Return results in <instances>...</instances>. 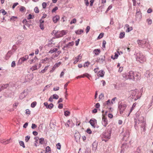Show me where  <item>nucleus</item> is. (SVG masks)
<instances>
[{"instance_id":"603ef678","label":"nucleus","mask_w":153,"mask_h":153,"mask_svg":"<svg viewBox=\"0 0 153 153\" xmlns=\"http://www.w3.org/2000/svg\"><path fill=\"white\" fill-rule=\"evenodd\" d=\"M1 13H2L3 15H5L7 13V12H6L3 9H1Z\"/></svg>"},{"instance_id":"cd10ccee","label":"nucleus","mask_w":153,"mask_h":153,"mask_svg":"<svg viewBox=\"0 0 153 153\" xmlns=\"http://www.w3.org/2000/svg\"><path fill=\"white\" fill-rule=\"evenodd\" d=\"M151 73L149 71H147L145 74V76L147 78L149 77L150 76Z\"/></svg>"},{"instance_id":"393cba45","label":"nucleus","mask_w":153,"mask_h":153,"mask_svg":"<svg viewBox=\"0 0 153 153\" xmlns=\"http://www.w3.org/2000/svg\"><path fill=\"white\" fill-rule=\"evenodd\" d=\"M134 76L135 77V79L134 80H137L140 79V78L139 74V73H136L135 74H134Z\"/></svg>"},{"instance_id":"a18cd8bd","label":"nucleus","mask_w":153,"mask_h":153,"mask_svg":"<svg viewBox=\"0 0 153 153\" xmlns=\"http://www.w3.org/2000/svg\"><path fill=\"white\" fill-rule=\"evenodd\" d=\"M103 35H104L103 33H101L98 36V39H100L102 38L103 37Z\"/></svg>"},{"instance_id":"774afa93","label":"nucleus","mask_w":153,"mask_h":153,"mask_svg":"<svg viewBox=\"0 0 153 153\" xmlns=\"http://www.w3.org/2000/svg\"><path fill=\"white\" fill-rule=\"evenodd\" d=\"M18 4V3L17 2L14 3L12 6V8L14 9Z\"/></svg>"},{"instance_id":"a211bd4d","label":"nucleus","mask_w":153,"mask_h":153,"mask_svg":"<svg viewBox=\"0 0 153 153\" xmlns=\"http://www.w3.org/2000/svg\"><path fill=\"white\" fill-rule=\"evenodd\" d=\"M82 58V56L80 55V54L77 57H75V60L74 61V64H76L78 61L81 59Z\"/></svg>"},{"instance_id":"aec40b11","label":"nucleus","mask_w":153,"mask_h":153,"mask_svg":"<svg viewBox=\"0 0 153 153\" xmlns=\"http://www.w3.org/2000/svg\"><path fill=\"white\" fill-rule=\"evenodd\" d=\"M93 52L94 53L95 55H98L100 53V51L99 49H95L94 50Z\"/></svg>"},{"instance_id":"3c124183","label":"nucleus","mask_w":153,"mask_h":153,"mask_svg":"<svg viewBox=\"0 0 153 153\" xmlns=\"http://www.w3.org/2000/svg\"><path fill=\"white\" fill-rule=\"evenodd\" d=\"M16 66V63L15 61H13L11 63V66L12 67H14Z\"/></svg>"},{"instance_id":"b1692460","label":"nucleus","mask_w":153,"mask_h":153,"mask_svg":"<svg viewBox=\"0 0 153 153\" xmlns=\"http://www.w3.org/2000/svg\"><path fill=\"white\" fill-rule=\"evenodd\" d=\"M40 27L41 29L42 30H44V25H43V22L44 21L43 20H40Z\"/></svg>"},{"instance_id":"f03ea898","label":"nucleus","mask_w":153,"mask_h":153,"mask_svg":"<svg viewBox=\"0 0 153 153\" xmlns=\"http://www.w3.org/2000/svg\"><path fill=\"white\" fill-rule=\"evenodd\" d=\"M136 118L134 119V122L136 123L135 125H137V123H142L143 124L145 123L144 120V118L143 116H140L139 113H137L136 114Z\"/></svg>"},{"instance_id":"20e7f679","label":"nucleus","mask_w":153,"mask_h":153,"mask_svg":"<svg viewBox=\"0 0 153 153\" xmlns=\"http://www.w3.org/2000/svg\"><path fill=\"white\" fill-rule=\"evenodd\" d=\"M137 42L139 47L143 48L148 47V42L145 39L138 40Z\"/></svg>"},{"instance_id":"6e6552de","label":"nucleus","mask_w":153,"mask_h":153,"mask_svg":"<svg viewBox=\"0 0 153 153\" xmlns=\"http://www.w3.org/2000/svg\"><path fill=\"white\" fill-rule=\"evenodd\" d=\"M129 137V132L128 130H126L123 135V139L125 141L128 140Z\"/></svg>"},{"instance_id":"f704fd0d","label":"nucleus","mask_w":153,"mask_h":153,"mask_svg":"<svg viewBox=\"0 0 153 153\" xmlns=\"http://www.w3.org/2000/svg\"><path fill=\"white\" fill-rule=\"evenodd\" d=\"M52 96L53 97V99H55L56 100L58 99L59 98L58 95L56 94H53Z\"/></svg>"},{"instance_id":"9d476101","label":"nucleus","mask_w":153,"mask_h":153,"mask_svg":"<svg viewBox=\"0 0 153 153\" xmlns=\"http://www.w3.org/2000/svg\"><path fill=\"white\" fill-rule=\"evenodd\" d=\"M89 123L92 127L95 128V124L97 123V120L95 119L93 120L91 119L89 121Z\"/></svg>"},{"instance_id":"c85d7f7f","label":"nucleus","mask_w":153,"mask_h":153,"mask_svg":"<svg viewBox=\"0 0 153 153\" xmlns=\"http://www.w3.org/2000/svg\"><path fill=\"white\" fill-rule=\"evenodd\" d=\"M83 32V30L82 29L78 30L75 31L76 33L77 34H81Z\"/></svg>"},{"instance_id":"5fc2aeb1","label":"nucleus","mask_w":153,"mask_h":153,"mask_svg":"<svg viewBox=\"0 0 153 153\" xmlns=\"http://www.w3.org/2000/svg\"><path fill=\"white\" fill-rule=\"evenodd\" d=\"M90 29V27L89 26H87L86 28V33H87L89 31Z\"/></svg>"},{"instance_id":"864d4df0","label":"nucleus","mask_w":153,"mask_h":153,"mask_svg":"<svg viewBox=\"0 0 153 153\" xmlns=\"http://www.w3.org/2000/svg\"><path fill=\"white\" fill-rule=\"evenodd\" d=\"M34 10L35 12L37 13H38L39 12V9L37 7H36L34 8Z\"/></svg>"},{"instance_id":"69168bd1","label":"nucleus","mask_w":153,"mask_h":153,"mask_svg":"<svg viewBox=\"0 0 153 153\" xmlns=\"http://www.w3.org/2000/svg\"><path fill=\"white\" fill-rule=\"evenodd\" d=\"M112 6L111 5H110L108 7V9H107L106 11L105 12L107 13V11H108V10H110L112 8Z\"/></svg>"},{"instance_id":"c9c22d12","label":"nucleus","mask_w":153,"mask_h":153,"mask_svg":"<svg viewBox=\"0 0 153 153\" xmlns=\"http://www.w3.org/2000/svg\"><path fill=\"white\" fill-rule=\"evenodd\" d=\"M19 143L20 145L21 146H22L23 148H25V146L24 142L23 141H20L19 142Z\"/></svg>"},{"instance_id":"2f4dec72","label":"nucleus","mask_w":153,"mask_h":153,"mask_svg":"<svg viewBox=\"0 0 153 153\" xmlns=\"http://www.w3.org/2000/svg\"><path fill=\"white\" fill-rule=\"evenodd\" d=\"M118 56V54L117 53H115V55L114 56H111V58L113 59H117Z\"/></svg>"},{"instance_id":"49530a36","label":"nucleus","mask_w":153,"mask_h":153,"mask_svg":"<svg viewBox=\"0 0 153 153\" xmlns=\"http://www.w3.org/2000/svg\"><path fill=\"white\" fill-rule=\"evenodd\" d=\"M36 102H33L31 104V107L33 108L36 105Z\"/></svg>"},{"instance_id":"423d86ee","label":"nucleus","mask_w":153,"mask_h":153,"mask_svg":"<svg viewBox=\"0 0 153 153\" xmlns=\"http://www.w3.org/2000/svg\"><path fill=\"white\" fill-rule=\"evenodd\" d=\"M126 106V104L122 102L119 104L118 109L121 114L123 113L125 109Z\"/></svg>"},{"instance_id":"bf43d9fd","label":"nucleus","mask_w":153,"mask_h":153,"mask_svg":"<svg viewBox=\"0 0 153 153\" xmlns=\"http://www.w3.org/2000/svg\"><path fill=\"white\" fill-rule=\"evenodd\" d=\"M42 6L43 8H46V6L47 4L45 2H43L42 4Z\"/></svg>"},{"instance_id":"8fccbe9b","label":"nucleus","mask_w":153,"mask_h":153,"mask_svg":"<svg viewBox=\"0 0 153 153\" xmlns=\"http://www.w3.org/2000/svg\"><path fill=\"white\" fill-rule=\"evenodd\" d=\"M147 22L149 25H150L152 23V20L150 19H148L147 20Z\"/></svg>"},{"instance_id":"5701e85b","label":"nucleus","mask_w":153,"mask_h":153,"mask_svg":"<svg viewBox=\"0 0 153 153\" xmlns=\"http://www.w3.org/2000/svg\"><path fill=\"white\" fill-rule=\"evenodd\" d=\"M74 44L73 42H69L68 44L65 45V47L66 48H70V47L72 46Z\"/></svg>"},{"instance_id":"c03bdc74","label":"nucleus","mask_w":153,"mask_h":153,"mask_svg":"<svg viewBox=\"0 0 153 153\" xmlns=\"http://www.w3.org/2000/svg\"><path fill=\"white\" fill-rule=\"evenodd\" d=\"M111 103V102L110 100H108L105 102V104L108 105H110Z\"/></svg>"},{"instance_id":"c756f323","label":"nucleus","mask_w":153,"mask_h":153,"mask_svg":"<svg viewBox=\"0 0 153 153\" xmlns=\"http://www.w3.org/2000/svg\"><path fill=\"white\" fill-rule=\"evenodd\" d=\"M57 49L56 48H54L52 49H51L49 51V53H52L54 52H56L57 51Z\"/></svg>"},{"instance_id":"a878e982","label":"nucleus","mask_w":153,"mask_h":153,"mask_svg":"<svg viewBox=\"0 0 153 153\" xmlns=\"http://www.w3.org/2000/svg\"><path fill=\"white\" fill-rule=\"evenodd\" d=\"M34 139L35 140L34 145L36 147L37 146V144L38 143V140H39V137H35Z\"/></svg>"},{"instance_id":"13d9d810","label":"nucleus","mask_w":153,"mask_h":153,"mask_svg":"<svg viewBox=\"0 0 153 153\" xmlns=\"http://www.w3.org/2000/svg\"><path fill=\"white\" fill-rule=\"evenodd\" d=\"M36 127H37V126L36 124H33V123L32 124V126H31L32 128L34 129V128H36Z\"/></svg>"},{"instance_id":"1a4fd4ad","label":"nucleus","mask_w":153,"mask_h":153,"mask_svg":"<svg viewBox=\"0 0 153 153\" xmlns=\"http://www.w3.org/2000/svg\"><path fill=\"white\" fill-rule=\"evenodd\" d=\"M29 56L28 55H26L24 57L21 58L19 60V62L21 64L23 62L26 61L28 59Z\"/></svg>"},{"instance_id":"a19ab883","label":"nucleus","mask_w":153,"mask_h":153,"mask_svg":"<svg viewBox=\"0 0 153 153\" xmlns=\"http://www.w3.org/2000/svg\"><path fill=\"white\" fill-rule=\"evenodd\" d=\"M104 94L102 93H101V94L99 96V98L100 100H102L103 98Z\"/></svg>"},{"instance_id":"4468645a","label":"nucleus","mask_w":153,"mask_h":153,"mask_svg":"<svg viewBox=\"0 0 153 153\" xmlns=\"http://www.w3.org/2000/svg\"><path fill=\"white\" fill-rule=\"evenodd\" d=\"M12 53L11 51H9L8 52L6 55L5 59L6 60L8 59L12 55Z\"/></svg>"},{"instance_id":"4d7b16f0","label":"nucleus","mask_w":153,"mask_h":153,"mask_svg":"<svg viewBox=\"0 0 153 153\" xmlns=\"http://www.w3.org/2000/svg\"><path fill=\"white\" fill-rule=\"evenodd\" d=\"M58 7H55L53 9V10H52V13L55 12L56 10H58Z\"/></svg>"},{"instance_id":"6ab92c4d","label":"nucleus","mask_w":153,"mask_h":153,"mask_svg":"<svg viewBox=\"0 0 153 153\" xmlns=\"http://www.w3.org/2000/svg\"><path fill=\"white\" fill-rule=\"evenodd\" d=\"M50 60V58L47 57L45 58L41 61V62L43 63H45L48 62Z\"/></svg>"},{"instance_id":"72a5a7b5","label":"nucleus","mask_w":153,"mask_h":153,"mask_svg":"<svg viewBox=\"0 0 153 153\" xmlns=\"http://www.w3.org/2000/svg\"><path fill=\"white\" fill-rule=\"evenodd\" d=\"M48 67H49V66H46L44 69L41 70V71L40 72V73H44L46 71L48 70Z\"/></svg>"},{"instance_id":"052dcab7","label":"nucleus","mask_w":153,"mask_h":153,"mask_svg":"<svg viewBox=\"0 0 153 153\" xmlns=\"http://www.w3.org/2000/svg\"><path fill=\"white\" fill-rule=\"evenodd\" d=\"M85 3L86 5L87 6H88L89 4V3L88 1V0H84Z\"/></svg>"},{"instance_id":"f3484780","label":"nucleus","mask_w":153,"mask_h":153,"mask_svg":"<svg viewBox=\"0 0 153 153\" xmlns=\"http://www.w3.org/2000/svg\"><path fill=\"white\" fill-rule=\"evenodd\" d=\"M97 146V143L96 142H94L92 144V148L93 150L95 151L96 150Z\"/></svg>"},{"instance_id":"f8f14e48","label":"nucleus","mask_w":153,"mask_h":153,"mask_svg":"<svg viewBox=\"0 0 153 153\" xmlns=\"http://www.w3.org/2000/svg\"><path fill=\"white\" fill-rule=\"evenodd\" d=\"M105 57L102 56H101L100 58H97L96 61L99 62L100 63H102L105 61Z\"/></svg>"},{"instance_id":"58836bf2","label":"nucleus","mask_w":153,"mask_h":153,"mask_svg":"<svg viewBox=\"0 0 153 153\" xmlns=\"http://www.w3.org/2000/svg\"><path fill=\"white\" fill-rule=\"evenodd\" d=\"M31 69L32 71L36 70L37 69V65H35L33 66L31 68Z\"/></svg>"},{"instance_id":"f257e3e1","label":"nucleus","mask_w":153,"mask_h":153,"mask_svg":"<svg viewBox=\"0 0 153 153\" xmlns=\"http://www.w3.org/2000/svg\"><path fill=\"white\" fill-rule=\"evenodd\" d=\"M122 76L124 78H125V79H131L135 80V77L134 76V73L132 71L123 74Z\"/></svg>"},{"instance_id":"9b49d317","label":"nucleus","mask_w":153,"mask_h":153,"mask_svg":"<svg viewBox=\"0 0 153 153\" xmlns=\"http://www.w3.org/2000/svg\"><path fill=\"white\" fill-rule=\"evenodd\" d=\"M102 123L104 126L105 127L107 125L108 123L107 119L105 117L103 116L102 118Z\"/></svg>"},{"instance_id":"0e129e2a","label":"nucleus","mask_w":153,"mask_h":153,"mask_svg":"<svg viewBox=\"0 0 153 153\" xmlns=\"http://www.w3.org/2000/svg\"><path fill=\"white\" fill-rule=\"evenodd\" d=\"M2 86H3V88H4V89H5L7 88V87L8 86V84H6V85H2Z\"/></svg>"},{"instance_id":"09e8293b","label":"nucleus","mask_w":153,"mask_h":153,"mask_svg":"<svg viewBox=\"0 0 153 153\" xmlns=\"http://www.w3.org/2000/svg\"><path fill=\"white\" fill-rule=\"evenodd\" d=\"M57 148L58 149H61V145L59 143H58L56 145Z\"/></svg>"},{"instance_id":"412c9836","label":"nucleus","mask_w":153,"mask_h":153,"mask_svg":"<svg viewBox=\"0 0 153 153\" xmlns=\"http://www.w3.org/2000/svg\"><path fill=\"white\" fill-rule=\"evenodd\" d=\"M105 74V72L103 71H99L98 73V76L103 77Z\"/></svg>"},{"instance_id":"4c0bfd02","label":"nucleus","mask_w":153,"mask_h":153,"mask_svg":"<svg viewBox=\"0 0 153 153\" xmlns=\"http://www.w3.org/2000/svg\"><path fill=\"white\" fill-rule=\"evenodd\" d=\"M125 33L124 32H121L120 34V38H122L124 37Z\"/></svg>"},{"instance_id":"e433bc0d","label":"nucleus","mask_w":153,"mask_h":153,"mask_svg":"<svg viewBox=\"0 0 153 153\" xmlns=\"http://www.w3.org/2000/svg\"><path fill=\"white\" fill-rule=\"evenodd\" d=\"M26 10L25 8L23 6H21L20 9V11L22 12H24Z\"/></svg>"},{"instance_id":"473e14b6","label":"nucleus","mask_w":153,"mask_h":153,"mask_svg":"<svg viewBox=\"0 0 153 153\" xmlns=\"http://www.w3.org/2000/svg\"><path fill=\"white\" fill-rule=\"evenodd\" d=\"M70 114V112L68 111H66L64 112V115L65 116H69Z\"/></svg>"},{"instance_id":"dca6fc26","label":"nucleus","mask_w":153,"mask_h":153,"mask_svg":"<svg viewBox=\"0 0 153 153\" xmlns=\"http://www.w3.org/2000/svg\"><path fill=\"white\" fill-rule=\"evenodd\" d=\"M125 26L127 28L126 30V32H128L133 29L132 27H129V25L128 24H126Z\"/></svg>"},{"instance_id":"39448f33","label":"nucleus","mask_w":153,"mask_h":153,"mask_svg":"<svg viewBox=\"0 0 153 153\" xmlns=\"http://www.w3.org/2000/svg\"><path fill=\"white\" fill-rule=\"evenodd\" d=\"M53 33H55V36L56 38H59L62 36L67 33V31L62 30L61 31H57L56 32L55 30L53 31Z\"/></svg>"},{"instance_id":"e2e57ef3","label":"nucleus","mask_w":153,"mask_h":153,"mask_svg":"<svg viewBox=\"0 0 153 153\" xmlns=\"http://www.w3.org/2000/svg\"><path fill=\"white\" fill-rule=\"evenodd\" d=\"M84 76L87 77L88 79H90L89 77L90 76V75L88 74H83Z\"/></svg>"},{"instance_id":"79ce46f5","label":"nucleus","mask_w":153,"mask_h":153,"mask_svg":"<svg viewBox=\"0 0 153 153\" xmlns=\"http://www.w3.org/2000/svg\"><path fill=\"white\" fill-rule=\"evenodd\" d=\"M76 19H74L70 22V24L71 25L73 23H75L76 22Z\"/></svg>"},{"instance_id":"0eeeda50","label":"nucleus","mask_w":153,"mask_h":153,"mask_svg":"<svg viewBox=\"0 0 153 153\" xmlns=\"http://www.w3.org/2000/svg\"><path fill=\"white\" fill-rule=\"evenodd\" d=\"M111 129H109L106 131L104 134V136L105 138L108 139H109L111 137Z\"/></svg>"},{"instance_id":"7ed1b4c3","label":"nucleus","mask_w":153,"mask_h":153,"mask_svg":"<svg viewBox=\"0 0 153 153\" xmlns=\"http://www.w3.org/2000/svg\"><path fill=\"white\" fill-rule=\"evenodd\" d=\"M136 55L137 60L140 63H142L146 60L145 56L141 53L139 52L137 53Z\"/></svg>"},{"instance_id":"de8ad7c7","label":"nucleus","mask_w":153,"mask_h":153,"mask_svg":"<svg viewBox=\"0 0 153 153\" xmlns=\"http://www.w3.org/2000/svg\"><path fill=\"white\" fill-rule=\"evenodd\" d=\"M50 150L51 148L49 146H48L46 147L45 149L46 152H48Z\"/></svg>"},{"instance_id":"338daca9","label":"nucleus","mask_w":153,"mask_h":153,"mask_svg":"<svg viewBox=\"0 0 153 153\" xmlns=\"http://www.w3.org/2000/svg\"><path fill=\"white\" fill-rule=\"evenodd\" d=\"M94 0H91L90 2V6H92L93 5V3L94 2Z\"/></svg>"},{"instance_id":"37998d69","label":"nucleus","mask_w":153,"mask_h":153,"mask_svg":"<svg viewBox=\"0 0 153 153\" xmlns=\"http://www.w3.org/2000/svg\"><path fill=\"white\" fill-rule=\"evenodd\" d=\"M30 137L29 136H26L25 140V142H27L30 139Z\"/></svg>"},{"instance_id":"2eb2a0df","label":"nucleus","mask_w":153,"mask_h":153,"mask_svg":"<svg viewBox=\"0 0 153 153\" xmlns=\"http://www.w3.org/2000/svg\"><path fill=\"white\" fill-rule=\"evenodd\" d=\"M60 62L56 63L53 67V68L52 69V70L50 72H53L57 67H59V66L60 65Z\"/></svg>"},{"instance_id":"ddd939ff","label":"nucleus","mask_w":153,"mask_h":153,"mask_svg":"<svg viewBox=\"0 0 153 153\" xmlns=\"http://www.w3.org/2000/svg\"><path fill=\"white\" fill-rule=\"evenodd\" d=\"M59 16L58 15H56L53 18V21L54 23H56L59 20Z\"/></svg>"},{"instance_id":"4be33fe9","label":"nucleus","mask_w":153,"mask_h":153,"mask_svg":"<svg viewBox=\"0 0 153 153\" xmlns=\"http://www.w3.org/2000/svg\"><path fill=\"white\" fill-rule=\"evenodd\" d=\"M74 137L76 140H78L80 138V135L79 133H76L75 134Z\"/></svg>"},{"instance_id":"680f3d73","label":"nucleus","mask_w":153,"mask_h":153,"mask_svg":"<svg viewBox=\"0 0 153 153\" xmlns=\"http://www.w3.org/2000/svg\"><path fill=\"white\" fill-rule=\"evenodd\" d=\"M86 132L88 133L89 134H91L92 133L91 131V129L89 128L87 129L86 131Z\"/></svg>"},{"instance_id":"6e6d98bb","label":"nucleus","mask_w":153,"mask_h":153,"mask_svg":"<svg viewBox=\"0 0 153 153\" xmlns=\"http://www.w3.org/2000/svg\"><path fill=\"white\" fill-rule=\"evenodd\" d=\"M89 64V63L88 62H86L84 65L83 66L84 67H87L88 66Z\"/></svg>"},{"instance_id":"7c9ffc66","label":"nucleus","mask_w":153,"mask_h":153,"mask_svg":"<svg viewBox=\"0 0 153 153\" xmlns=\"http://www.w3.org/2000/svg\"><path fill=\"white\" fill-rule=\"evenodd\" d=\"M136 104H137V103H134L132 106V107L131 108V109L130 110V112L129 113V114H128V116H129V114H130V113H131V112L132 111V110L134 108V107H135V106H136Z\"/></svg>"},{"instance_id":"bb28decb","label":"nucleus","mask_w":153,"mask_h":153,"mask_svg":"<svg viewBox=\"0 0 153 153\" xmlns=\"http://www.w3.org/2000/svg\"><path fill=\"white\" fill-rule=\"evenodd\" d=\"M39 143L41 144H44L45 143L44 139L43 138H39Z\"/></svg>"},{"instance_id":"ea45409f","label":"nucleus","mask_w":153,"mask_h":153,"mask_svg":"<svg viewBox=\"0 0 153 153\" xmlns=\"http://www.w3.org/2000/svg\"><path fill=\"white\" fill-rule=\"evenodd\" d=\"M53 106V105L52 103H51L48 106L47 108L51 109Z\"/></svg>"}]
</instances>
